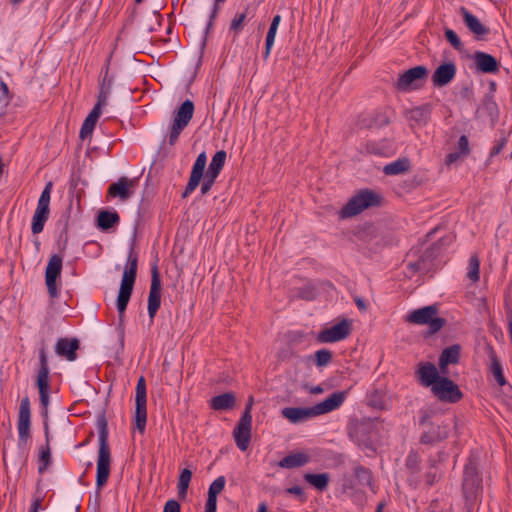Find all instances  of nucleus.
<instances>
[{"label": "nucleus", "mask_w": 512, "mask_h": 512, "mask_svg": "<svg viewBox=\"0 0 512 512\" xmlns=\"http://www.w3.org/2000/svg\"><path fill=\"white\" fill-rule=\"evenodd\" d=\"M217 511V497L208 495L206 504H205V512H216Z\"/></svg>", "instance_id": "obj_58"}, {"label": "nucleus", "mask_w": 512, "mask_h": 512, "mask_svg": "<svg viewBox=\"0 0 512 512\" xmlns=\"http://www.w3.org/2000/svg\"><path fill=\"white\" fill-rule=\"evenodd\" d=\"M110 69V58L107 59L106 64L103 68L104 75L102 80L100 81V88L97 97V103L105 106L107 104L108 98L111 94L112 87L114 84V77L109 75Z\"/></svg>", "instance_id": "obj_26"}, {"label": "nucleus", "mask_w": 512, "mask_h": 512, "mask_svg": "<svg viewBox=\"0 0 512 512\" xmlns=\"http://www.w3.org/2000/svg\"><path fill=\"white\" fill-rule=\"evenodd\" d=\"M475 69L480 73L496 74L500 70L499 61L491 54L476 51L472 56Z\"/></svg>", "instance_id": "obj_18"}, {"label": "nucleus", "mask_w": 512, "mask_h": 512, "mask_svg": "<svg viewBox=\"0 0 512 512\" xmlns=\"http://www.w3.org/2000/svg\"><path fill=\"white\" fill-rule=\"evenodd\" d=\"M304 480L319 491H325L330 482V475L324 473H305L303 476Z\"/></svg>", "instance_id": "obj_35"}, {"label": "nucleus", "mask_w": 512, "mask_h": 512, "mask_svg": "<svg viewBox=\"0 0 512 512\" xmlns=\"http://www.w3.org/2000/svg\"><path fill=\"white\" fill-rule=\"evenodd\" d=\"M367 405L375 409H383L384 407V394L379 389H374L372 392L367 394L366 397Z\"/></svg>", "instance_id": "obj_42"}, {"label": "nucleus", "mask_w": 512, "mask_h": 512, "mask_svg": "<svg viewBox=\"0 0 512 512\" xmlns=\"http://www.w3.org/2000/svg\"><path fill=\"white\" fill-rule=\"evenodd\" d=\"M410 169V161L407 158H400L384 166L383 172L386 175H399Z\"/></svg>", "instance_id": "obj_37"}, {"label": "nucleus", "mask_w": 512, "mask_h": 512, "mask_svg": "<svg viewBox=\"0 0 512 512\" xmlns=\"http://www.w3.org/2000/svg\"><path fill=\"white\" fill-rule=\"evenodd\" d=\"M437 305H429L419 309L411 311L406 316V321L417 325H427L431 321L433 316L438 314Z\"/></svg>", "instance_id": "obj_24"}, {"label": "nucleus", "mask_w": 512, "mask_h": 512, "mask_svg": "<svg viewBox=\"0 0 512 512\" xmlns=\"http://www.w3.org/2000/svg\"><path fill=\"white\" fill-rule=\"evenodd\" d=\"M99 450L97 457L96 487L100 490L106 485L110 476L111 450L108 442L109 430L105 411L97 416Z\"/></svg>", "instance_id": "obj_2"}, {"label": "nucleus", "mask_w": 512, "mask_h": 512, "mask_svg": "<svg viewBox=\"0 0 512 512\" xmlns=\"http://www.w3.org/2000/svg\"><path fill=\"white\" fill-rule=\"evenodd\" d=\"M467 277L472 282H477L480 278V261L477 255H473L469 259V270Z\"/></svg>", "instance_id": "obj_45"}, {"label": "nucleus", "mask_w": 512, "mask_h": 512, "mask_svg": "<svg viewBox=\"0 0 512 512\" xmlns=\"http://www.w3.org/2000/svg\"><path fill=\"white\" fill-rule=\"evenodd\" d=\"M138 267V254L134 251V245H131L128 257L127 265L123 271L120 289L118 292L116 306L119 318V327H122L125 311L130 301L134 284L137 276Z\"/></svg>", "instance_id": "obj_3"}, {"label": "nucleus", "mask_w": 512, "mask_h": 512, "mask_svg": "<svg viewBox=\"0 0 512 512\" xmlns=\"http://www.w3.org/2000/svg\"><path fill=\"white\" fill-rule=\"evenodd\" d=\"M50 368L48 364V357L46 347L43 344L39 349V369L37 372L36 386L38 387L41 415L44 419L48 418V405L50 402Z\"/></svg>", "instance_id": "obj_7"}, {"label": "nucleus", "mask_w": 512, "mask_h": 512, "mask_svg": "<svg viewBox=\"0 0 512 512\" xmlns=\"http://www.w3.org/2000/svg\"><path fill=\"white\" fill-rule=\"evenodd\" d=\"M246 17L247 13L245 11L242 13H237L235 17L232 19L230 23V31H233L235 36L242 31Z\"/></svg>", "instance_id": "obj_47"}, {"label": "nucleus", "mask_w": 512, "mask_h": 512, "mask_svg": "<svg viewBox=\"0 0 512 512\" xmlns=\"http://www.w3.org/2000/svg\"><path fill=\"white\" fill-rule=\"evenodd\" d=\"M252 418L241 416L234 428L233 437L237 447L246 451L251 441Z\"/></svg>", "instance_id": "obj_17"}, {"label": "nucleus", "mask_w": 512, "mask_h": 512, "mask_svg": "<svg viewBox=\"0 0 512 512\" xmlns=\"http://www.w3.org/2000/svg\"><path fill=\"white\" fill-rule=\"evenodd\" d=\"M383 197L376 191L365 188L353 195L340 210V217L350 218L372 207H380Z\"/></svg>", "instance_id": "obj_5"}, {"label": "nucleus", "mask_w": 512, "mask_h": 512, "mask_svg": "<svg viewBox=\"0 0 512 512\" xmlns=\"http://www.w3.org/2000/svg\"><path fill=\"white\" fill-rule=\"evenodd\" d=\"M286 492L289 494L296 495L297 497H299V499L301 501L306 500L304 490L301 486L295 485V486L289 487V488H287Z\"/></svg>", "instance_id": "obj_57"}, {"label": "nucleus", "mask_w": 512, "mask_h": 512, "mask_svg": "<svg viewBox=\"0 0 512 512\" xmlns=\"http://www.w3.org/2000/svg\"><path fill=\"white\" fill-rule=\"evenodd\" d=\"M206 164L207 155L205 152H201L192 166L189 181L182 192L183 199L187 198L199 186L202 179L201 194L205 195L211 190L218 176L208 172L204 174Z\"/></svg>", "instance_id": "obj_4"}, {"label": "nucleus", "mask_w": 512, "mask_h": 512, "mask_svg": "<svg viewBox=\"0 0 512 512\" xmlns=\"http://www.w3.org/2000/svg\"><path fill=\"white\" fill-rule=\"evenodd\" d=\"M30 427H31V408L30 399L25 396L21 399L18 413V434H19V446L26 445L30 438Z\"/></svg>", "instance_id": "obj_15"}, {"label": "nucleus", "mask_w": 512, "mask_h": 512, "mask_svg": "<svg viewBox=\"0 0 512 512\" xmlns=\"http://www.w3.org/2000/svg\"><path fill=\"white\" fill-rule=\"evenodd\" d=\"M451 240L450 236H444L427 247L420 255L422 262L430 268L433 261L440 255L443 248L451 243Z\"/></svg>", "instance_id": "obj_25"}, {"label": "nucleus", "mask_w": 512, "mask_h": 512, "mask_svg": "<svg viewBox=\"0 0 512 512\" xmlns=\"http://www.w3.org/2000/svg\"><path fill=\"white\" fill-rule=\"evenodd\" d=\"M120 222V216L116 211L101 210L97 215V227L102 231H108Z\"/></svg>", "instance_id": "obj_31"}, {"label": "nucleus", "mask_w": 512, "mask_h": 512, "mask_svg": "<svg viewBox=\"0 0 512 512\" xmlns=\"http://www.w3.org/2000/svg\"><path fill=\"white\" fill-rule=\"evenodd\" d=\"M226 479L224 476L216 478L209 486L208 495L217 497L224 489Z\"/></svg>", "instance_id": "obj_48"}, {"label": "nucleus", "mask_w": 512, "mask_h": 512, "mask_svg": "<svg viewBox=\"0 0 512 512\" xmlns=\"http://www.w3.org/2000/svg\"><path fill=\"white\" fill-rule=\"evenodd\" d=\"M352 329V322L348 319H343L330 328L321 330L317 335V340L320 343H335L346 339Z\"/></svg>", "instance_id": "obj_14"}, {"label": "nucleus", "mask_w": 512, "mask_h": 512, "mask_svg": "<svg viewBox=\"0 0 512 512\" xmlns=\"http://www.w3.org/2000/svg\"><path fill=\"white\" fill-rule=\"evenodd\" d=\"M461 346L459 344H453L445 348L439 358L442 359L444 365L457 364L460 359Z\"/></svg>", "instance_id": "obj_39"}, {"label": "nucleus", "mask_w": 512, "mask_h": 512, "mask_svg": "<svg viewBox=\"0 0 512 512\" xmlns=\"http://www.w3.org/2000/svg\"><path fill=\"white\" fill-rule=\"evenodd\" d=\"M458 152L462 155H468L470 153L469 140L466 135H461L458 140Z\"/></svg>", "instance_id": "obj_53"}, {"label": "nucleus", "mask_w": 512, "mask_h": 512, "mask_svg": "<svg viewBox=\"0 0 512 512\" xmlns=\"http://www.w3.org/2000/svg\"><path fill=\"white\" fill-rule=\"evenodd\" d=\"M457 68L454 62L448 61L440 64L432 74V83L441 88L448 85L454 78Z\"/></svg>", "instance_id": "obj_21"}, {"label": "nucleus", "mask_w": 512, "mask_h": 512, "mask_svg": "<svg viewBox=\"0 0 512 512\" xmlns=\"http://www.w3.org/2000/svg\"><path fill=\"white\" fill-rule=\"evenodd\" d=\"M132 184V180H129L127 177H121L117 182L109 186L107 194L109 197H119L122 200H126L131 196L129 188Z\"/></svg>", "instance_id": "obj_29"}, {"label": "nucleus", "mask_w": 512, "mask_h": 512, "mask_svg": "<svg viewBox=\"0 0 512 512\" xmlns=\"http://www.w3.org/2000/svg\"><path fill=\"white\" fill-rule=\"evenodd\" d=\"M184 129H185V126L173 121L171 128H170V132H169V138H168V142L170 145H174L177 142L179 135L181 134V132Z\"/></svg>", "instance_id": "obj_52"}, {"label": "nucleus", "mask_w": 512, "mask_h": 512, "mask_svg": "<svg viewBox=\"0 0 512 512\" xmlns=\"http://www.w3.org/2000/svg\"><path fill=\"white\" fill-rule=\"evenodd\" d=\"M192 478V471L188 468L181 470L177 482L178 497L184 500L187 496V491Z\"/></svg>", "instance_id": "obj_38"}, {"label": "nucleus", "mask_w": 512, "mask_h": 512, "mask_svg": "<svg viewBox=\"0 0 512 512\" xmlns=\"http://www.w3.org/2000/svg\"><path fill=\"white\" fill-rule=\"evenodd\" d=\"M235 404L236 396L234 392H225L212 397L210 400V407L216 411L230 410Z\"/></svg>", "instance_id": "obj_30"}, {"label": "nucleus", "mask_w": 512, "mask_h": 512, "mask_svg": "<svg viewBox=\"0 0 512 512\" xmlns=\"http://www.w3.org/2000/svg\"><path fill=\"white\" fill-rule=\"evenodd\" d=\"M352 439L365 451L376 452L374 443L375 427L371 424H359L350 433Z\"/></svg>", "instance_id": "obj_16"}, {"label": "nucleus", "mask_w": 512, "mask_h": 512, "mask_svg": "<svg viewBox=\"0 0 512 512\" xmlns=\"http://www.w3.org/2000/svg\"><path fill=\"white\" fill-rule=\"evenodd\" d=\"M277 29L269 27L266 39H265V51L263 53V57L266 60L272 50V47L274 45L275 37H276Z\"/></svg>", "instance_id": "obj_49"}, {"label": "nucleus", "mask_w": 512, "mask_h": 512, "mask_svg": "<svg viewBox=\"0 0 512 512\" xmlns=\"http://www.w3.org/2000/svg\"><path fill=\"white\" fill-rule=\"evenodd\" d=\"M52 186L53 183L51 181L45 185L38 200L37 208L49 209Z\"/></svg>", "instance_id": "obj_46"}, {"label": "nucleus", "mask_w": 512, "mask_h": 512, "mask_svg": "<svg viewBox=\"0 0 512 512\" xmlns=\"http://www.w3.org/2000/svg\"><path fill=\"white\" fill-rule=\"evenodd\" d=\"M462 156L458 151H455V152H452V153H449L447 156H446V163L449 165V164H452L454 163L455 161L458 160V158Z\"/></svg>", "instance_id": "obj_64"}, {"label": "nucleus", "mask_w": 512, "mask_h": 512, "mask_svg": "<svg viewBox=\"0 0 512 512\" xmlns=\"http://www.w3.org/2000/svg\"><path fill=\"white\" fill-rule=\"evenodd\" d=\"M438 481V478H437V474L435 471L429 469L426 473H425V483L428 485V486H433L436 482Z\"/></svg>", "instance_id": "obj_60"}, {"label": "nucleus", "mask_w": 512, "mask_h": 512, "mask_svg": "<svg viewBox=\"0 0 512 512\" xmlns=\"http://www.w3.org/2000/svg\"><path fill=\"white\" fill-rule=\"evenodd\" d=\"M405 468L411 475L418 474L421 471V457L415 450L409 451L406 460Z\"/></svg>", "instance_id": "obj_41"}, {"label": "nucleus", "mask_w": 512, "mask_h": 512, "mask_svg": "<svg viewBox=\"0 0 512 512\" xmlns=\"http://www.w3.org/2000/svg\"><path fill=\"white\" fill-rule=\"evenodd\" d=\"M9 104V97L5 96V92H0V118L5 114L6 107Z\"/></svg>", "instance_id": "obj_61"}, {"label": "nucleus", "mask_w": 512, "mask_h": 512, "mask_svg": "<svg viewBox=\"0 0 512 512\" xmlns=\"http://www.w3.org/2000/svg\"><path fill=\"white\" fill-rule=\"evenodd\" d=\"M482 477L476 461L472 458L464 466L462 491L467 506H473L482 493Z\"/></svg>", "instance_id": "obj_6"}, {"label": "nucleus", "mask_w": 512, "mask_h": 512, "mask_svg": "<svg viewBox=\"0 0 512 512\" xmlns=\"http://www.w3.org/2000/svg\"><path fill=\"white\" fill-rule=\"evenodd\" d=\"M446 40L455 48L456 50H462L463 44L457 35V33L452 29H446L444 32Z\"/></svg>", "instance_id": "obj_51"}, {"label": "nucleus", "mask_w": 512, "mask_h": 512, "mask_svg": "<svg viewBox=\"0 0 512 512\" xmlns=\"http://www.w3.org/2000/svg\"><path fill=\"white\" fill-rule=\"evenodd\" d=\"M193 114L194 103L191 100L187 99L180 105V107L175 112L173 121L186 127L191 121Z\"/></svg>", "instance_id": "obj_33"}, {"label": "nucleus", "mask_w": 512, "mask_h": 512, "mask_svg": "<svg viewBox=\"0 0 512 512\" xmlns=\"http://www.w3.org/2000/svg\"><path fill=\"white\" fill-rule=\"evenodd\" d=\"M461 15L466 27L471 33L475 35L477 40H483L487 35L490 34L489 27L485 26L480 20L470 13L465 7L460 8Z\"/></svg>", "instance_id": "obj_22"}, {"label": "nucleus", "mask_w": 512, "mask_h": 512, "mask_svg": "<svg viewBox=\"0 0 512 512\" xmlns=\"http://www.w3.org/2000/svg\"><path fill=\"white\" fill-rule=\"evenodd\" d=\"M63 268V257L60 254H53L46 266L45 270V284L47 286L48 294L51 298H56L59 295L57 281L61 277Z\"/></svg>", "instance_id": "obj_12"}, {"label": "nucleus", "mask_w": 512, "mask_h": 512, "mask_svg": "<svg viewBox=\"0 0 512 512\" xmlns=\"http://www.w3.org/2000/svg\"><path fill=\"white\" fill-rule=\"evenodd\" d=\"M161 291H162V284H161V278L160 273L158 270L157 263H154L151 267V285H150V291L148 296V315L151 320L154 319L155 315L157 314V311L160 308L161 305Z\"/></svg>", "instance_id": "obj_13"}, {"label": "nucleus", "mask_w": 512, "mask_h": 512, "mask_svg": "<svg viewBox=\"0 0 512 512\" xmlns=\"http://www.w3.org/2000/svg\"><path fill=\"white\" fill-rule=\"evenodd\" d=\"M51 448L48 445H45L41 448V451L39 453L38 457V472L40 474L44 473L47 467L51 464Z\"/></svg>", "instance_id": "obj_44"}, {"label": "nucleus", "mask_w": 512, "mask_h": 512, "mask_svg": "<svg viewBox=\"0 0 512 512\" xmlns=\"http://www.w3.org/2000/svg\"><path fill=\"white\" fill-rule=\"evenodd\" d=\"M416 377L424 387H431L441 379V375L436 366L431 362H420L416 370Z\"/></svg>", "instance_id": "obj_19"}, {"label": "nucleus", "mask_w": 512, "mask_h": 512, "mask_svg": "<svg viewBox=\"0 0 512 512\" xmlns=\"http://www.w3.org/2000/svg\"><path fill=\"white\" fill-rule=\"evenodd\" d=\"M408 267L413 272L429 271L430 270L429 267L424 262H422L421 257H419V259L417 261L409 263Z\"/></svg>", "instance_id": "obj_54"}, {"label": "nucleus", "mask_w": 512, "mask_h": 512, "mask_svg": "<svg viewBox=\"0 0 512 512\" xmlns=\"http://www.w3.org/2000/svg\"><path fill=\"white\" fill-rule=\"evenodd\" d=\"M50 209L36 208L32 217L31 230L33 234H39L43 231L44 225L49 218Z\"/></svg>", "instance_id": "obj_36"}, {"label": "nucleus", "mask_w": 512, "mask_h": 512, "mask_svg": "<svg viewBox=\"0 0 512 512\" xmlns=\"http://www.w3.org/2000/svg\"><path fill=\"white\" fill-rule=\"evenodd\" d=\"M332 358L333 353L326 348L317 350L313 356L314 363L317 367L327 366L332 361Z\"/></svg>", "instance_id": "obj_43"}, {"label": "nucleus", "mask_w": 512, "mask_h": 512, "mask_svg": "<svg viewBox=\"0 0 512 512\" xmlns=\"http://www.w3.org/2000/svg\"><path fill=\"white\" fill-rule=\"evenodd\" d=\"M446 323H447V321L445 318L438 317L437 315L433 316L431 318V321L428 322V324H427L429 326V330H428L427 334L433 335V334L437 333L446 325Z\"/></svg>", "instance_id": "obj_50"}, {"label": "nucleus", "mask_w": 512, "mask_h": 512, "mask_svg": "<svg viewBox=\"0 0 512 512\" xmlns=\"http://www.w3.org/2000/svg\"><path fill=\"white\" fill-rule=\"evenodd\" d=\"M354 476H355V479H356L358 485L367 486L372 490V492H374V493L376 492L373 474L369 468H366L363 465L355 466Z\"/></svg>", "instance_id": "obj_34"}, {"label": "nucleus", "mask_w": 512, "mask_h": 512, "mask_svg": "<svg viewBox=\"0 0 512 512\" xmlns=\"http://www.w3.org/2000/svg\"><path fill=\"white\" fill-rule=\"evenodd\" d=\"M42 501V497L34 498L30 506L29 512H39V510L42 508Z\"/></svg>", "instance_id": "obj_63"}, {"label": "nucleus", "mask_w": 512, "mask_h": 512, "mask_svg": "<svg viewBox=\"0 0 512 512\" xmlns=\"http://www.w3.org/2000/svg\"><path fill=\"white\" fill-rule=\"evenodd\" d=\"M226 158H227L226 151H224V150L217 151L211 159V162L208 166L207 172L219 176L221 170L223 169V167L225 165Z\"/></svg>", "instance_id": "obj_40"}, {"label": "nucleus", "mask_w": 512, "mask_h": 512, "mask_svg": "<svg viewBox=\"0 0 512 512\" xmlns=\"http://www.w3.org/2000/svg\"><path fill=\"white\" fill-rule=\"evenodd\" d=\"M348 390L338 391L331 394L324 401L312 407H285L282 409V416L291 423H299L303 420L329 413L338 409L345 401Z\"/></svg>", "instance_id": "obj_1"}, {"label": "nucleus", "mask_w": 512, "mask_h": 512, "mask_svg": "<svg viewBox=\"0 0 512 512\" xmlns=\"http://www.w3.org/2000/svg\"><path fill=\"white\" fill-rule=\"evenodd\" d=\"M428 412H421L419 424L424 427L419 442L424 445H433L439 443L449 436V425L444 423H434L430 420Z\"/></svg>", "instance_id": "obj_9"}, {"label": "nucleus", "mask_w": 512, "mask_h": 512, "mask_svg": "<svg viewBox=\"0 0 512 512\" xmlns=\"http://www.w3.org/2000/svg\"><path fill=\"white\" fill-rule=\"evenodd\" d=\"M431 391L440 401L447 403H457L463 398L459 386L447 376H442Z\"/></svg>", "instance_id": "obj_11"}, {"label": "nucleus", "mask_w": 512, "mask_h": 512, "mask_svg": "<svg viewBox=\"0 0 512 512\" xmlns=\"http://www.w3.org/2000/svg\"><path fill=\"white\" fill-rule=\"evenodd\" d=\"M80 348V342L77 338H59L55 344V353L66 358L68 361L77 359V350Z\"/></svg>", "instance_id": "obj_23"}, {"label": "nucleus", "mask_w": 512, "mask_h": 512, "mask_svg": "<svg viewBox=\"0 0 512 512\" xmlns=\"http://www.w3.org/2000/svg\"><path fill=\"white\" fill-rule=\"evenodd\" d=\"M289 342L291 343H299L304 338V333L302 332H290L287 335Z\"/></svg>", "instance_id": "obj_62"}, {"label": "nucleus", "mask_w": 512, "mask_h": 512, "mask_svg": "<svg viewBox=\"0 0 512 512\" xmlns=\"http://www.w3.org/2000/svg\"><path fill=\"white\" fill-rule=\"evenodd\" d=\"M253 404H254V397L252 395H250L247 399L244 411L241 416H246V417L252 418L251 412H252Z\"/></svg>", "instance_id": "obj_59"}, {"label": "nucleus", "mask_w": 512, "mask_h": 512, "mask_svg": "<svg viewBox=\"0 0 512 512\" xmlns=\"http://www.w3.org/2000/svg\"><path fill=\"white\" fill-rule=\"evenodd\" d=\"M180 511H181L180 504L178 501H176L174 499L168 500L165 503L164 509H163V512H180Z\"/></svg>", "instance_id": "obj_55"}, {"label": "nucleus", "mask_w": 512, "mask_h": 512, "mask_svg": "<svg viewBox=\"0 0 512 512\" xmlns=\"http://www.w3.org/2000/svg\"><path fill=\"white\" fill-rule=\"evenodd\" d=\"M102 107H103V105L96 103L95 106L93 107V109L88 114V116L85 118V120L81 126L80 134H79V137L82 140H84L87 137L92 135V132L95 128L97 120L99 119V117L101 115Z\"/></svg>", "instance_id": "obj_28"}, {"label": "nucleus", "mask_w": 512, "mask_h": 512, "mask_svg": "<svg viewBox=\"0 0 512 512\" xmlns=\"http://www.w3.org/2000/svg\"><path fill=\"white\" fill-rule=\"evenodd\" d=\"M506 143L507 139L505 137L500 138L499 141L492 147L490 151V157L498 155L505 147Z\"/></svg>", "instance_id": "obj_56"}, {"label": "nucleus", "mask_w": 512, "mask_h": 512, "mask_svg": "<svg viewBox=\"0 0 512 512\" xmlns=\"http://www.w3.org/2000/svg\"><path fill=\"white\" fill-rule=\"evenodd\" d=\"M428 76V68L424 65H418L399 74L393 86L399 92L418 90L425 85Z\"/></svg>", "instance_id": "obj_8"}, {"label": "nucleus", "mask_w": 512, "mask_h": 512, "mask_svg": "<svg viewBox=\"0 0 512 512\" xmlns=\"http://www.w3.org/2000/svg\"><path fill=\"white\" fill-rule=\"evenodd\" d=\"M309 460H310V457L306 453H303V452L291 453V454L285 456L284 458H282L279 461L278 466L281 468H286V469L298 468V467H302L305 464H307L309 462Z\"/></svg>", "instance_id": "obj_32"}, {"label": "nucleus", "mask_w": 512, "mask_h": 512, "mask_svg": "<svg viewBox=\"0 0 512 512\" xmlns=\"http://www.w3.org/2000/svg\"><path fill=\"white\" fill-rule=\"evenodd\" d=\"M486 351L490 360L489 364V371L493 375L495 381L498 383L499 386H504L507 384V380L503 373V367L502 364L496 354V351L494 350L493 346L488 344L486 346Z\"/></svg>", "instance_id": "obj_27"}, {"label": "nucleus", "mask_w": 512, "mask_h": 512, "mask_svg": "<svg viewBox=\"0 0 512 512\" xmlns=\"http://www.w3.org/2000/svg\"><path fill=\"white\" fill-rule=\"evenodd\" d=\"M432 107L430 104H423L411 109L404 110V117L410 122V126H426L430 120Z\"/></svg>", "instance_id": "obj_20"}, {"label": "nucleus", "mask_w": 512, "mask_h": 512, "mask_svg": "<svg viewBox=\"0 0 512 512\" xmlns=\"http://www.w3.org/2000/svg\"><path fill=\"white\" fill-rule=\"evenodd\" d=\"M147 423V389L144 376H140L136 384L135 395V425L144 432Z\"/></svg>", "instance_id": "obj_10"}]
</instances>
